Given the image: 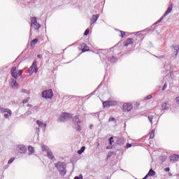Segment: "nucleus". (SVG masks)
I'll return each mask as SVG.
<instances>
[{
  "label": "nucleus",
  "mask_w": 179,
  "mask_h": 179,
  "mask_svg": "<svg viewBox=\"0 0 179 179\" xmlns=\"http://www.w3.org/2000/svg\"><path fill=\"white\" fill-rule=\"evenodd\" d=\"M27 151V148L23 145H20L18 146V153H26Z\"/></svg>",
  "instance_id": "13"
},
{
  "label": "nucleus",
  "mask_w": 179,
  "mask_h": 179,
  "mask_svg": "<svg viewBox=\"0 0 179 179\" xmlns=\"http://www.w3.org/2000/svg\"><path fill=\"white\" fill-rule=\"evenodd\" d=\"M108 61H109V62H112L113 64H115V62L117 61V59L114 56H109L108 57Z\"/></svg>",
  "instance_id": "22"
},
{
  "label": "nucleus",
  "mask_w": 179,
  "mask_h": 179,
  "mask_svg": "<svg viewBox=\"0 0 179 179\" xmlns=\"http://www.w3.org/2000/svg\"><path fill=\"white\" fill-rule=\"evenodd\" d=\"M124 143H125V139L124 138H120L117 141V145H119L120 146H122Z\"/></svg>",
  "instance_id": "23"
},
{
  "label": "nucleus",
  "mask_w": 179,
  "mask_h": 179,
  "mask_svg": "<svg viewBox=\"0 0 179 179\" xmlns=\"http://www.w3.org/2000/svg\"><path fill=\"white\" fill-rule=\"evenodd\" d=\"M73 122L74 125H77V127H75L76 131H82V127H80V122H82L79 119V116L78 115H76L73 118Z\"/></svg>",
  "instance_id": "5"
},
{
  "label": "nucleus",
  "mask_w": 179,
  "mask_h": 179,
  "mask_svg": "<svg viewBox=\"0 0 179 179\" xmlns=\"http://www.w3.org/2000/svg\"><path fill=\"white\" fill-rule=\"evenodd\" d=\"M55 166L59 172L60 176H65L66 174V164L65 162H59L55 164Z\"/></svg>",
  "instance_id": "1"
},
{
  "label": "nucleus",
  "mask_w": 179,
  "mask_h": 179,
  "mask_svg": "<svg viewBox=\"0 0 179 179\" xmlns=\"http://www.w3.org/2000/svg\"><path fill=\"white\" fill-rule=\"evenodd\" d=\"M164 17H164V15H162V17H161L159 20H157V21L155 23V24H157L158 23H160V22H162V20H163V19H164Z\"/></svg>",
  "instance_id": "38"
},
{
  "label": "nucleus",
  "mask_w": 179,
  "mask_h": 179,
  "mask_svg": "<svg viewBox=\"0 0 179 179\" xmlns=\"http://www.w3.org/2000/svg\"><path fill=\"white\" fill-rule=\"evenodd\" d=\"M82 48V52H86L87 51H90L89 49V47H87V45L86 43H82L81 45Z\"/></svg>",
  "instance_id": "16"
},
{
  "label": "nucleus",
  "mask_w": 179,
  "mask_h": 179,
  "mask_svg": "<svg viewBox=\"0 0 179 179\" xmlns=\"http://www.w3.org/2000/svg\"><path fill=\"white\" fill-rule=\"evenodd\" d=\"M0 113L3 114V117L5 118H9V117H12V110L9 108L0 106Z\"/></svg>",
  "instance_id": "2"
},
{
  "label": "nucleus",
  "mask_w": 179,
  "mask_h": 179,
  "mask_svg": "<svg viewBox=\"0 0 179 179\" xmlns=\"http://www.w3.org/2000/svg\"><path fill=\"white\" fill-rule=\"evenodd\" d=\"M166 89H167V84H166V83H165V84L164 85V86H163V87H162V90L164 91V90H166Z\"/></svg>",
  "instance_id": "45"
},
{
  "label": "nucleus",
  "mask_w": 179,
  "mask_h": 179,
  "mask_svg": "<svg viewBox=\"0 0 179 179\" xmlns=\"http://www.w3.org/2000/svg\"><path fill=\"white\" fill-rule=\"evenodd\" d=\"M85 149H86V147L85 146L81 147V148L77 151L78 155H82V153L85 152Z\"/></svg>",
  "instance_id": "28"
},
{
  "label": "nucleus",
  "mask_w": 179,
  "mask_h": 179,
  "mask_svg": "<svg viewBox=\"0 0 179 179\" xmlns=\"http://www.w3.org/2000/svg\"><path fill=\"white\" fill-rule=\"evenodd\" d=\"M148 177H149V175L147 173V175L143 179H148Z\"/></svg>",
  "instance_id": "54"
},
{
  "label": "nucleus",
  "mask_w": 179,
  "mask_h": 179,
  "mask_svg": "<svg viewBox=\"0 0 179 179\" xmlns=\"http://www.w3.org/2000/svg\"><path fill=\"white\" fill-rule=\"evenodd\" d=\"M173 10V6L170 5L167 10H166V12L164 13V14L163 15L164 17H166V16H167V15H169V13H171V11Z\"/></svg>",
  "instance_id": "17"
},
{
  "label": "nucleus",
  "mask_w": 179,
  "mask_h": 179,
  "mask_svg": "<svg viewBox=\"0 0 179 179\" xmlns=\"http://www.w3.org/2000/svg\"><path fill=\"white\" fill-rule=\"evenodd\" d=\"M164 171H166V173L170 171V168L169 167H166L164 169Z\"/></svg>",
  "instance_id": "49"
},
{
  "label": "nucleus",
  "mask_w": 179,
  "mask_h": 179,
  "mask_svg": "<svg viewBox=\"0 0 179 179\" xmlns=\"http://www.w3.org/2000/svg\"><path fill=\"white\" fill-rule=\"evenodd\" d=\"M37 131H40V129L38 128V129H37Z\"/></svg>",
  "instance_id": "62"
},
{
  "label": "nucleus",
  "mask_w": 179,
  "mask_h": 179,
  "mask_svg": "<svg viewBox=\"0 0 179 179\" xmlns=\"http://www.w3.org/2000/svg\"><path fill=\"white\" fill-rule=\"evenodd\" d=\"M115 101H106L103 103V106L104 108L109 107L111 106H115Z\"/></svg>",
  "instance_id": "10"
},
{
  "label": "nucleus",
  "mask_w": 179,
  "mask_h": 179,
  "mask_svg": "<svg viewBox=\"0 0 179 179\" xmlns=\"http://www.w3.org/2000/svg\"><path fill=\"white\" fill-rule=\"evenodd\" d=\"M33 113H37V111H38V106H34L32 108H31Z\"/></svg>",
  "instance_id": "35"
},
{
  "label": "nucleus",
  "mask_w": 179,
  "mask_h": 179,
  "mask_svg": "<svg viewBox=\"0 0 179 179\" xmlns=\"http://www.w3.org/2000/svg\"><path fill=\"white\" fill-rule=\"evenodd\" d=\"M108 141H109V145H113V143H114V137L111 136L108 138Z\"/></svg>",
  "instance_id": "33"
},
{
  "label": "nucleus",
  "mask_w": 179,
  "mask_h": 179,
  "mask_svg": "<svg viewBox=\"0 0 179 179\" xmlns=\"http://www.w3.org/2000/svg\"><path fill=\"white\" fill-rule=\"evenodd\" d=\"M31 27H33L35 30H39L41 27V24L37 23V17H33L31 19Z\"/></svg>",
  "instance_id": "6"
},
{
  "label": "nucleus",
  "mask_w": 179,
  "mask_h": 179,
  "mask_svg": "<svg viewBox=\"0 0 179 179\" xmlns=\"http://www.w3.org/2000/svg\"><path fill=\"white\" fill-rule=\"evenodd\" d=\"M37 57L39 58V59L43 58V55H37Z\"/></svg>",
  "instance_id": "52"
},
{
  "label": "nucleus",
  "mask_w": 179,
  "mask_h": 179,
  "mask_svg": "<svg viewBox=\"0 0 179 179\" xmlns=\"http://www.w3.org/2000/svg\"><path fill=\"white\" fill-rule=\"evenodd\" d=\"M50 150H50V148L47 145H42V152H43L44 153H48Z\"/></svg>",
  "instance_id": "24"
},
{
  "label": "nucleus",
  "mask_w": 179,
  "mask_h": 179,
  "mask_svg": "<svg viewBox=\"0 0 179 179\" xmlns=\"http://www.w3.org/2000/svg\"><path fill=\"white\" fill-rule=\"evenodd\" d=\"M153 138H155V129L150 132V139H153Z\"/></svg>",
  "instance_id": "30"
},
{
  "label": "nucleus",
  "mask_w": 179,
  "mask_h": 179,
  "mask_svg": "<svg viewBox=\"0 0 179 179\" xmlns=\"http://www.w3.org/2000/svg\"><path fill=\"white\" fill-rule=\"evenodd\" d=\"M69 97H71V96L66 95V96H64V99L65 100H68V99H69Z\"/></svg>",
  "instance_id": "50"
},
{
  "label": "nucleus",
  "mask_w": 179,
  "mask_h": 179,
  "mask_svg": "<svg viewBox=\"0 0 179 179\" xmlns=\"http://www.w3.org/2000/svg\"><path fill=\"white\" fill-rule=\"evenodd\" d=\"M37 43H38V39L37 38H34V40H32L31 43V45H35L36 44H37Z\"/></svg>",
  "instance_id": "31"
},
{
  "label": "nucleus",
  "mask_w": 179,
  "mask_h": 179,
  "mask_svg": "<svg viewBox=\"0 0 179 179\" xmlns=\"http://www.w3.org/2000/svg\"><path fill=\"white\" fill-rule=\"evenodd\" d=\"M120 37L124 38V37H125V32H124L122 31H120Z\"/></svg>",
  "instance_id": "40"
},
{
  "label": "nucleus",
  "mask_w": 179,
  "mask_h": 179,
  "mask_svg": "<svg viewBox=\"0 0 179 179\" xmlns=\"http://www.w3.org/2000/svg\"><path fill=\"white\" fill-rule=\"evenodd\" d=\"M36 124L39 127V128H43V131H45V128H47V124L40 120H36Z\"/></svg>",
  "instance_id": "11"
},
{
  "label": "nucleus",
  "mask_w": 179,
  "mask_h": 179,
  "mask_svg": "<svg viewBox=\"0 0 179 179\" xmlns=\"http://www.w3.org/2000/svg\"><path fill=\"white\" fill-rule=\"evenodd\" d=\"M101 112H97L95 113H91V115H93V117H95V118H98V120L100 121V114Z\"/></svg>",
  "instance_id": "26"
},
{
  "label": "nucleus",
  "mask_w": 179,
  "mask_h": 179,
  "mask_svg": "<svg viewBox=\"0 0 179 179\" xmlns=\"http://www.w3.org/2000/svg\"><path fill=\"white\" fill-rule=\"evenodd\" d=\"M53 96H54V92H52V89H49L42 92V97L43 99H52Z\"/></svg>",
  "instance_id": "4"
},
{
  "label": "nucleus",
  "mask_w": 179,
  "mask_h": 179,
  "mask_svg": "<svg viewBox=\"0 0 179 179\" xmlns=\"http://www.w3.org/2000/svg\"><path fill=\"white\" fill-rule=\"evenodd\" d=\"M28 150L29 152H30L31 153H29V155H31V153H34V148L29 146L28 147Z\"/></svg>",
  "instance_id": "32"
},
{
  "label": "nucleus",
  "mask_w": 179,
  "mask_h": 179,
  "mask_svg": "<svg viewBox=\"0 0 179 179\" xmlns=\"http://www.w3.org/2000/svg\"><path fill=\"white\" fill-rule=\"evenodd\" d=\"M155 57H156V58H159V59H162L164 58V56L157 57V56L155 55Z\"/></svg>",
  "instance_id": "51"
},
{
  "label": "nucleus",
  "mask_w": 179,
  "mask_h": 179,
  "mask_svg": "<svg viewBox=\"0 0 179 179\" xmlns=\"http://www.w3.org/2000/svg\"><path fill=\"white\" fill-rule=\"evenodd\" d=\"M14 161H15V157H11V158L8 160V164H12Z\"/></svg>",
  "instance_id": "36"
},
{
  "label": "nucleus",
  "mask_w": 179,
  "mask_h": 179,
  "mask_svg": "<svg viewBox=\"0 0 179 179\" xmlns=\"http://www.w3.org/2000/svg\"><path fill=\"white\" fill-rule=\"evenodd\" d=\"M170 107V103L169 102H164L162 104V108L164 111H168Z\"/></svg>",
  "instance_id": "14"
},
{
  "label": "nucleus",
  "mask_w": 179,
  "mask_h": 179,
  "mask_svg": "<svg viewBox=\"0 0 179 179\" xmlns=\"http://www.w3.org/2000/svg\"><path fill=\"white\" fill-rule=\"evenodd\" d=\"M150 99H152V95L151 94H150V95H148L145 97V100H150Z\"/></svg>",
  "instance_id": "46"
},
{
  "label": "nucleus",
  "mask_w": 179,
  "mask_h": 179,
  "mask_svg": "<svg viewBox=\"0 0 179 179\" xmlns=\"http://www.w3.org/2000/svg\"><path fill=\"white\" fill-rule=\"evenodd\" d=\"M148 120L151 124H153V115L148 116Z\"/></svg>",
  "instance_id": "37"
},
{
  "label": "nucleus",
  "mask_w": 179,
  "mask_h": 179,
  "mask_svg": "<svg viewBox=\"0 0 179 179\" xmlns=\"http://www.w3.org/2000/svg\"><path fill=\"white\" fill-rule=\"evenodd\" d=\"M134 39L129 38L124 42V47H128V45H130V44H133Z\"/></svg>",
  "instance_id": "15"
},
{
  "label": "nucleus",
  "mask_w": 179,
  "mask_h": 179,
  "mask_svg": "<svg viewBox=\"0 0 179 179\" xmlns=\"http://www.w3.org/2000/svg\"><path fill=\"white\" fill-rule=\"evenodd\" d=\"M99 17H100V14L93 15L90 20V24L91 25L94 24V23L97 22Z\"/></svg>",
  "instance_id": "9"
},
{
  "label": "nucleus",
  "mask_w": 179,
  "mask_h": 179,
  "mask_svg": "<svg viewBox=\"0 0 179 179\" xmlns=\"http://www.w3.org/2000/svg\"><path fill=\"white\" fill-rule=\"evenodd\" d=\"M108 122H115V119L114 117H110L109 120H108Z\"/></svg>",
  "instance_id": "42"
},
{
  "label": "nucleus",
  "mask_w": 179,
  "mask_h": 179,
  "mask_svg": "<svg viewBox=\"0 0 179 179\" xmlns=\"http://www.w3.org/2000/svg\"><path fill=\"white\" fill-rule=\"evenodd\" d=\"M29 101H30V97H27V99H25L22 101V103L26 104V103H29Z\"/></svg>",
  "instance_id": "34"
},
{
  "label": "nucleus",
  "mask_w": 179,
  "mask_h": 179,
  "mask_svg": "<svg viewBox=\"0 0 179 179\" xmlns=\"http://www.w3.org/2000/svg\"><path fill=\"white\" fill-rule=\"evenodd\" d=\"M169 176H173V174H171V173H169Z\"/></svg>",
  "instance_id": "60"
},
{
  "label": "nucleus",
  "mask_w": 179,
  "mask_h": 179,
  "mask_svg": "<svg viewBox=\"0 0 179 179\" xmlns=\"http://www.w3.org/2000/svg\"><path fill=\"white\" fill-rule=\"evenodd\" d=\"M31 34H33V33L31 32V29L30 30V36H31Z\"/></svg>",
  "instance_id": "59"
},
{
  "label": "nucleus",
  "mask_w": 179,
  "mask_h": 179,
  "mask_svg": "<svg viewBox=\"0 0 179 179\" xmlns=\"http://www.w3.org/2000/svg\"><path fill=\"white\" fill-rule=\"evenodd\" d=\"M11 86L13 89H17V86H19V84L17 82H16L15 80L13 79L11 82Z\"/></svg>",
  "instance_id": "21"
},
{
  "label": "nucleus",
  "mask_w": 179,
  "mask_h": 179,
  "mask_svg": "<svg viewBox=\"0 0 179 179\" xmlns=\"http://www.w3.org/2000/svg\"><path fill=\"white\" fill-rule=\"evenodd\" d=\"M9 167V165H6L5 166H4V169H8Z\"/></svg>",
  "instance_id": "57"
},
{
  "label": "nucleus",
  "mask_w": 179,
  "mask_h": 179,
  "mask_svg": "<svg viewBox=\"0 0 179 179\" xmlns=\"http://www.w3.org/2000/svg\"><path fill=\"white\" fill-rule=\"evenodd\" d=\"M31 114V111L28 110L25 113V115H30Z\"/></svg>",
  "instance_id": "47"
},
{
  "label": "nucleus",
  "mask_w": 179,
  "mask_h": 179,
  "mask_svg": "<svg viewBox=\"0 0 179 179\" xmlns=\"http://www.w3.org/2000/svg\"><path fill=\"white\" fill-rule=\"evenodd\" d=\"M176 102L178 104H179V96L176 97Z\"/></svg>",
  "instance_id": "53"
},
{
  "label": "nucleus",
  "mask_w": 179,
  "mask_h": 179,
  "mask_svg": "<svg viewBox=\"0 0 179 179\" xmlns=\"http://www.w3.org/2000/svg\"><path fill=\"white\" fill-rule=\"evenodd\" d=\"M108 51V50H107L106 49H98L96 50V52H97L96 54H99L100 57H101V54H103V55H104V54H107Z\"/></svg>",
  "instance_id": "20"
},
{
  "label": "nucleus",
  "mask_w": 179,
  "mask_h": 179,
  "mask_svg": "<svg viewBox=\"0 0 179 179\" xmlns=\"http://www.w3.org/2000/svg\"><path fill=\"white\" fill-rule=\"evenodd\" d=\"M73 179H83V176L82 175H80L79 176L74 177Z\"/></svg>",
  "instance_id": "43"
},
{
  "label": "nucleus",
  "mask_w": 179,
  "mask_h": 179,
  "mask_svg": "<svg viewBox=\"0 0 179 179\" xmlns=\"http://www.w3.org/2000/svg\"><path fill=\"white\" fill-rule=\"evenodd\" d=\"M99 146H100V143L97 142V148H99Z\"/></svg>",
  "instance_id": "58"
},
{
  "label": "nucleus",
  "mask_w": 179,
  "mask_h": 179,
  "mask_svg": "<svg viewBox=\"0 0 179 179\" xmlns=\"http://www.w3.org/2000/svg\"><path fill=\"white\" fill-rule=\"evenodd\" d=\"M27 106V107H30V108L33 107V105L29 104V103H28Z\"/></svg>",
  "instance_id": "55"
},
{
  "label": "nucleus",
  "mask_w": 179,
  "mask_h": 179,
  "mask_svg": "<svg viewBox=\"0 0 179 179\" xmlns=\"http://www.w3.org/2000/svg\"><path fill=\"white\" fill-rule=\"evenodd\" d=\"M106 149H110V147L107 146V147H106Z\"/></svg>",
  "instance_id": "61"
},
{
  "label": "nucleus",
  "mask_w": 179,
  "mask_h": 179,
  "mask_svg": "<svg viewBox=\"0 0 179 179\" xmlns=\"http://www.w3.org/2000/svg\"><path fill=\"white\" fill-rule=\"evenodd\" d=\"M93 127H94L93 124H90V129H93Z\"/></svg>",
  "instance_id": "56"
},
{
  "label": "nucleus",
  "mask_w": 179,
  "mask_h": 179,
  "mask_svg": "<svg viewBox=\"0 0 179 179\" xmlns=\"http://www.w3.org/2000/svg\"><path fill=\"white\" fill-rule=\"evenodd\" d=\"M11 76L14 79H17V73L16 72V66H13L10 70Z\"/></svg>",
  "instance_id": "12"
},
{
  "label": "nucleus",
  "mask_w": 179,
  "mask_h": 179,
  "mask_svg": "<svg viewBox=\"0 0 179 179\" xmlns=\"http://www.w3.org/2000/svg\"><path fill=\"white\" fill-rule=\"evenodd\" d=\"M23 73V70H19L18 71V76H22V74Z\"/></svg>",
  "instance_id": "44"
},
{
  "label": "nucleus",
  "mask_w": 179,
  "mask_h": 179,
  "mask_svg": "<svg viewBox=\"0 0 179 179\" xmlns=\"http://www.w3.org/2000/svg\"><path fill=\"white\" fill-rule=\"evenodd\" d=\"M70 118H72V115L71 113H62L60 117L58 119L59 122H65L66 121H68Z\"/></svg>",
  "instance_id": "3"
},
{
  "label": "nucleus",
  "mask_w": 179,
  "mask_h": 179,
  "mask_svg": "<svg viewBox=\"0 0 179 179\" xmlns=\"http://www.w3.org/2000/svg\"><path fill=\"white\" fill-rule=\"evenodd\" d=\"M48 157H49L51 160L54 159V155H52V152H51V150L46 152Z\"/></svg>",
  "instance_id": "27"
},
{
  "label": "nucleus",
  "mask_w": 179,
  "mask_h": 179,
  "mask_svg": "<svg viewBox=\"0 0 179 179\" xmlns=\"http://www.w3.org/2000/svg\"><path fill=\"white\" fill-rule=\"evenodd\" d=\"M133 108L132 104L131 103H124L122 106V109L124 113H129Z\"/></svg>",
  "instance_id": "8"
},
{
  "label": "nucleus",
  "mask_w": 179,
  "mask_h": 179,
  "mask_svg": "<svg viewBox=\"0 0 179 179\" xmlns=\"http://www.w3.org/2000/svg\"><path fill=\"white\" fill-rule=\"evenodd\" d=\"M89 33H90V29H89V28H87L85 32H84V36H87L89 34Z\"/></svg>",
  "instance_id": "39"
},
{
  "label": "nucleus",
  "mask_w": 179,
  "mask_h": 179,
  "mask_svg": "<svg viewBox=\"0 0 179 179\" xmlns=\"http://www.w3.org/2000/svg\"><path fill=\"white\" fill-rule=\"evenodd\" d=\"M21 92H22V93L27 94V91L26 89H22V90H21Z\"/></svg>",
  "instance_id": "48"
},
{
  "label": "nucleus",
  "mask_w": 179,
  "mask_h": 179,
  "mask_svg": "<svg viewBox=\"0 0 179 179\" xmlns=\"http://www.w3.org/2000/svg\"><path fill=\"white\" fill-rule=\"evenodd\" d=\"M172 48L173 50V54H175V56L177 57V55H178V45H173L172 46Z\"/></svg>",
  "instance_id": "18"
},
{
  "label": "nucleus",
  "mask_w": 179,
  "mask_h": 179,
  "mask_svg": "<svg viewBox=\"0 0 179 179\" xmlns=\"http://www.w3.org/2000/svg\"><path fill=\"white\" fill-rule=\"evenodd\" d=\"M159 160L162 162V163H164L166 160H167V157L166 155H162L159 157Z\"/></svg>",
  "instance_id": "29"
},
{
  "label": "nucleus",
  "mask_w": 179,
  "mask_h": 179,
  "mask_svg": "<svg viewBox=\"0 0 179 179\" xmlns=\"http://www.w3.org/2000/svg\"><path fill=\"white\" fill-rule=\"evenodd\" d=\"M29 73H37L38 68L37 67V62L34 61L28 69Z\"/></svg>",
  "instance_id": "7"
},
{
  "label": "nucleus",
  "mask_w": 179,
  "mask_h": 179,
  "mask_svg": "<svg viewBox=\"0 0 179 179\" xmlns=\"http://www.w3.org/2000/svg\"><path fill=\"white\" fill-rule=\"evenodd\" d=\"M147 174L149 175V177H153V176H156V172L151 169Z\"/></svg>",
  "instance_id": "25"
},
{
  "label": "nucleus",
  "mask_w": 179,
  "mask_h": 179,
  "mask_svg": "<svg viewBox=\"0 0 179 179\" xmlns=\"http://www.w3.org/2000/svg\"><path fill=\"white\" fill-rule=\"evenodd\" d=\"M179 159V155H173L170 156V160L171 162H177Z\"/></svg>",
  "instance_id": "19"
},
{
  "label": "nucleus",
  "mask_w": 179,
  "mask_h": 179,
  "mask_svg": "<svg viewBox=\"0 0 179 179\" xmlns=\"http://www.w3.org/2000/svg\"><path fill=\"white\" fill-rule=\"evenodd\" d=\"M132 147V144L127 143L125 148L126 149H129V148Z\"/></svg>",
  "instance_id": "41"
}]
</instances>
